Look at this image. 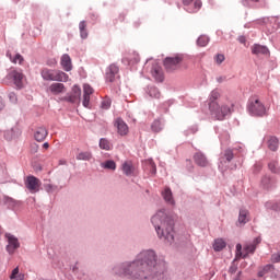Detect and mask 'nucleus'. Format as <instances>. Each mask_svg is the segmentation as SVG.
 <instances>
[{
    "instance_id": "obj_1",
    "label": "nucleus",
    "mask_w": 280,
    "mask_h": 280,
    "mask_svg": "<svg viewBox=\"0 0 280 280\" xmlns=\"http://www.w3.org/2000/svg\"><path fill=\"white\" fill-rule=\"evenodd\" d=\"M115 272L119 277H127V279H150L163 275L165 272V264H156L154 250H147L140 253L133 262L116 267Z\"/></svg>"
},
{
    "instance_id": "obj_2",
    "label": "nucleus",
    "mask_w": 280,
    "mask_h": 280,
    "mask_svg": "<svg viewBox=\"0 0 280 280\" xmlns=\"http://www.w3.org/2000/svg\"><path fill=\"white\" fill-rule=\"evenodd\" d=\"M160 240L166 244L174 242V219L165 210H159L151 219Z\"/></svg>"
},
{
    "instance_id": "obj_3",
    "label": "nucleus",
    "mask_w": 280,
    "mask_h": 280,
    "mask_svg": "<svg viewBox=\"0 0 280 280\" xmlns=\"http://www.w3.org/2000/svg\"><path fill=\"white\" fill-rule=\"evenodd\" d=\"M208 106L211 117L218 121H224L233 113V103L229 100H221L220 102L212 101Z\"/></svg>"
},
{
    "instance_id": "obj_4",
    "label": "nucleus",
    "mask_w": 280,
    "mask_h": 280,
    "mask_svg": "<svg viewBox=\"0 0 280 280\" xmlns=\"http://www.w3.org/2000/svg\"><path fill=\"white\" fill-rule=\"evenodd\" d=\"M261 244V237H256L252 243L244 245V253H242V244L236 245V259L241 257L246 258L248 255H253L257 250V246Z\"/></svg>"
},
{
    "instance_id": "obj_5",
    "label": "nucleus",
    "mask_w": 280,
    "mask_h": 280,
    "mask_svg": "<svg viewBox=\"0 0 280 280\" xmlns=\"http://www.w3.org/2000/svg\"><path fill=\"white\" fill-rule=\"evenodd\" d=\"M247 110L253 117H264L266 115V106L257 97H252L247 106Z\"/></svg>"
},
{
    "instance_id": "obj_6",
    "label": "nucleus",
    "mask_w": 280,
    "mask_h": 280,
    "mask_svg": "<svg viewBox=\"0 0 280 280\" xmlns=\"http://www.w3.org/2000/svg\"><path fill=\"white\" fill-rule=\"evenodd\" d=\"M81 97L82 89H80L79 85H73L71 92L60 100L61 102H69L70 104H80Z\"/></svg>"
},
{
    "instance_id": "obj_7",
    "label": "nucleus",
    "mask_w": 280,
    "mask_h": 280,
    "mask_svg": "<svg viewBox=\"0 0 280 280\" xmlns=\"http://www.w3.org/2000/svg\"><path fill=\"white\" fill-rule=\"evenodd\" d=\"M24 185L31 194H38L43 183L36 176L30 175L24 179Z\"/></svg>"
},
{
    "instance_id": "obj_8",
    "label": "nucleus",
    "mask_w": 280,
    "mask_h": 280,
    "mask_svg": "<svg viewBox=\"0 0 280 280\" xmlns=\"http://www.w3.org/2000/svg\"><path fill=\"white\" fill-rule=\"evenodd\" d=\"M42 78L52 82H67L69 80V75H67V73L58 71H42Z\"/></svg>"
},
{
    "instance_id": "obj_9",
    "label": "nucleus",
    "mask_w": 280,
    "mask_h": 280,
    "mask_svg": "<svg viewBox=\"0 0 280 280\" xmlns=\"http://www.w3.org/2000/svg\"><path fill=\"white\" fill-rule=\"evenodd\" d=\"M183 62V55H175L174 57H166L163 61L165 69H174V67Z\"/></svg>"
},
{
    "instance_id": "obj_10",
    "label": "nucleus",
    "mask_w": 280,
    "mask_h": 280,
    "mask_svg": "<svg viewBox=\"0 0 280 280\" xmlns=\"http://www.w3.org/2000/svg\"><path fill=\"white\" fill-rule=\"evenodd\" d=\"M5 237L9 242L7 245V250L10 253V255H12L14 250L21 246V244L19 243V238H16L14 235L5 234Z\"/></svg>"
},
{
    "instance_id": "obj_11",
    "label": "nucleus",
    "mask_w": 280,
    "mask_h": 280,
    "mask_svg": "<svg viewBox=\"0 0 280 280\" xmlns=\"http://www.w3.org/2000/svg\"><path fill=\"white\" fill-rule=\"evenodd\" d=\"M192 159L196 165H198L199 167H208L209 165V160L207 159V155L202 152L195 153Z\"/></svg>"
},
{
    "instance_id": "obj_12",
    "label": "nucleus",
    "mask_w": 280,
    "mask_h": 280,
    "mask_svg": "<svg viewBox=\"0 0 280 280\" xmlns=\"http://www.w3.org/2000/svg\"><path fill=\"white\" fill-rule=\"evenodd\" d=\"M114 126L117 127V131L120 137H126V135H128V125L122 119L117 118Z\"/></svg>"
},
{
    "instance_id": "obj_13",
    "label": "nucleus",
    "mask_w": 280,
    "mask_h": 280,
    "mask_svg": "<svg viewBox=\"0 0 280 280\" xmlns=\"http://www.w3.org/2000/svg\"><path fill=\"white\" fill-rule=\"evenodd\" d=\"M252 52L256 56H270V50L268 47L256 44L252 47Z\"/></svg>"
},
{
    "instance_id": "obj_14",
    "label": "nucleus",
    "mask_w": 280,
    "mask_h": 280,
    "mask_svg": "<svg viewBox=\"0 0 280 280\" xmlns=\"http://www.w3.org/2000/svg\"><path fill=\"white\" fill-rule=\"evenodd\" d=\"M48 135H49V132L47 131V128L38 127L35 130L34 139L37 140L38 142H43V141H45V139H47Z\"/></svg>"
},
{
    "instance_id": "obj_15",
    "label": "nucleus",
    "mask_w": 280,
    "mask_h": 280,
    "mask_svg": "<svg viewBox=\"0 0 280 280\" xmlns=\"http://www.w3.org/2000/svg\"><path fill=\"white\" fill-rule=\"evenodd\" d=\"M48 91L52 94V95H60V93H65V91H67V89L65 88V84L62 83H52L49 88Z\"/></svg>"
},
{
    "instance_id": "obj_16",
    "label": "nucleus",
    "mask_w": 280,
    "mask_h": 280,
    "mask_svg": "<svg viewBox=\"0 0 280 280\" xmlns=\"http://www.w3.org/2000/svg\"><path fill=\"white\" fill-rule=\"evenodd\" d=\"M9 78H12L18 89H21L23 86V74L21 72H16V71L10 72Z\"/></svg>"
},
{
    "instance_id": "obj_17",
    "label": "nucleus",
    "mask_w": 280,
    "mask_h": 280,
    "mask_svg": "<svg viewBox=\"0 0 280 280\" xmlns=\"http://www.w3.org/2000/svg\"><path fill=\"white\" fill-rule=\"evenodd\" d=\"M139 55L137 52H130L122 59V62H126L127 65H130L131 67H135L139 62Z\"/></svg>"
},
{
    "instance_id": "obj_18",
    "label": "nucleus",
    "mask_w": 280,
    "mask_h": 280,
    "mask_svg": "<svg viewBox=\"0 0 280 280\" xmlns=\"http://www.w3.org/2000/svg\"><path fill=\"white\" fill-rule=\"evenodd\" d=\"M267 147L271 152H277L279 150V139L277 137H267Z\"/></svg>"
},
{
    "instance_id": "obj_19",
    "label": "nucleus",
    "mask_w": 280,
    "mask_h": 280,
    "mask_svg": "<svg viewBox=\"0 0 280 280\" xmlns=\"http://www.w3.org/2000/svg\"><path fill=\"white\" fill-rule=\"evenodd\" d=\"M162 197L165 200V202H167V205H176V202L174 201L172 189L170 187L164 188V190L162 191Z\"/></svg>"
},
{
    "instance_id": "obj_20",
    "label": "nucleus",
    "mask_w": 280,
    "mask_h": 280,
    "mask_svg": "<svg viewBox=\"0 0 280 280\" xmlns=\"http://www.w3.org/2000/svg\"><path fill=\"white\" fill-rule=\"evenodd\" d=\"M61 66L65 71H71L73 69V66L71 65V57H69V55H63L61 57Z\"/></svg>"
},
{
    "instance_id": "obj_21",
    "label": "nucleus",
    "mask_w": 280,
    "mask_h": 280,
    "mask_svg": "<svg viewBox=\"0 0 280 280\" xmlns=\"http://www.w3.org/2000/svg\"><path fill=\"white\" fill-rule=\"evenodd\" d=\"M224 248H226V242L224 240H214L213 249L215 250V253H220V250H224Z\"/></svg>"
},
{
    "instance_id": "obj_22",
    "label": "nucleus",
    "mask_w": 280,
    "mask_h": 280,
    "mask_svg": "<svg viewBox=\"0 0 280 280\" xmlns=\"http://www.w3.org/2000/svg\"><path fill=\"white\" fill-rule=\"evenodd\" d=\"M148 95L153 100H161V91L156 86H150L148 90Z\"/></svg>"
},
{
    "instance_id": "obj_23",
    "label": "nucleus",
    "mask_w": 280,
    "mask_h": 280,
    "mask_svg": "<svg viewBox=\"0 0 280 280\" xmlns=\"http://www.w3.org/2000/svg\"><path fill=\"white\" fill-rule=\"evenodd\" d=\"M249 217H248V210H240V214H238V224H246V222H248Z\"/></svg>"
},
{
    "instance_id": "obj_24",
    "label": "nucleus",
    "mask_w": 280,
    "mask_h": 280,
    "mask_svg": "<svg viewBox=\"0 0 280 280\" xmlns=\"http://www.w3.org/2000/svg\"><path fill=\"white\" fill-rule=\"evenodd\" d=\"M150 74L155 82H163L165 80V74L162 71H151Z\"/></svg>"
},
{
    "instance_id": "obj_25",
    "label": "nucleus",
    "mask_w": 280,
    "mask_h": 280,
    "mask_svg": "<svg viewBox=\"0 0 280 280\" xmlns=\"http://www.w3.org/2000/svg\"><path fill=\"white\" fill-rule=\"evenodd\" d=\"M100 148L101 150H113V144H110V141L106 138H102L100 140Z\"/></svg>"
},
{
    "instance_id": "obj_26",
    "label": "nucleus",
    "mask_w": 280,
    "mask_h": 280,
    "mask_svg": "<svg viewBox=\"0 0 280 280\" xmlns=\"http://www.w3.org/2000/svg\"><path fill=\"white\" fill-rule=\"evenodd\" d=\"M151 130L153 132H161L163 130V124H161V120H154L151 125Z\"/></svg>"
},
{
    "instance_id": "obj_27",
    "label": "nucleus",
    "mask_w": 280,
    "mask_h": 280,
    "mask_svg": "<svg viewBox=\"0 0 280 280\" xmlns=\"http://www.w3.org/2000/svg\"><path fill=\"white\" fill-rule=\"evenodd\" d=\"M7 56H9L11 62H13V65H23V56H21V54H16L15 57L12 59V56L10 55V52L7 54Z\"/></svg>"
},
{
    "instance_id": "obj_28",
    "label": "nucleus",
    "mask_w": 280,
    "mask_h": 280,
    "mask_svg": "<svg viewBox=\"0 0 280 280\" xmlns=\"http://www.w3.org/2000/svg\"><path fill=\"white\" fill-rule=\"evenodd\" d=\"M10 279L13 280V279H16V280H23L25 279V276L23 273H19V267L14 268L12 270V273L10 276Z\"/></svg>"
},
{
    "instance_id": "obj_29",
    "label": "nucleus",
    "mask_w": 280,
    "mask_h": 280,
    "mask_svg": "<svg viewBox=\"0 0 280 280\" xmlns=\"http://www.w3.org/2000/svg\"><path fill=\"white\" fill-rule=\"evenodd\" d=\"M197 45L199 47H207V45H209V38L207 37V35H201L198 39H197Z\"/></svg>"
},
{
    "instance_id": "obj_30",
    "label": "nucleus",
    "mask_w": 280,
    "mask_h": 280,
    "mask_svg": "<svg viewBox=\"0 0 280 280\" xmlns=\"http://www.w3.org/2000/svg\"><path fill=\"white\" fill-rule=\"evenodd\" d=\"M122 172L126 176H130V174H132V164L130 162H125L122 164Z\"/></svg>"
},
{
    "instance_id": "obj_31",
    "label": "nucleus",
    "mask_w": 280,
    "mask_h": 280,
    "mask_svg": "<svg viewBox=\"0 0 280 280\" xmlns=\"http://www.w3.org/2000/svg\"><path fill=\"white\" fill-rule=\"evenodd\" d=\"M275 267L272 265H266L258 271V277H264L268 275Z\"/></svg>"
},
{
    "instance_id": "obj_32",
    "label": "nucleus",
    "mask_w": 280,
    "mask_h": 280,
    "mask_svg": "<svg viewBox=\"0 0 280 280\" xmlns=\"http://www.w3.org/2000/svg\"><path fill=\"white\" fill-rule=\"evenodd\" d=\"M105 170H117V164L113 160H108L102 164Z\"/></svg>"
},
{
    "instance_id": "obj_33",
    "label": "nucleus",
    "mask_w": 280,
    "mask_h": 280,
    "mask_svg": "<svg viewBox=\"0 0 280 280\" xmlns=\"http://www.w3.org/2000/svg\"><path fill=\"white\" fill-rule=\"evenodd\" d=\"M218 100H220V90H213L210 93L209 104L210 102H218Z\"/></svg>"
},
{
    "instance_id": "obj_34",
    "label": "nucleus",
    "mask_w": 280,
    "mask_h": 280,
    "mask_svg": "<svg viewBox=\"0 0 280 280\" xmlns=\"http://www.w3.org/2000/svg\"><path fill=\"white\" fill-rule=\"evenodd\" d=\"M78 161H91V153L90 152H81L77 156Z\"/></svg>"
},
{
    "instance_id": "obj_35",
    "label": "nucleus",
    "mask_w": 280,
    "mask_h": 280,
    "mask_svg": "<svg viewBox=\"0 0 280 280\" xmlns=\"http://www.w3.org/2000/svg\"><path fill=\"white\" fill-rule=\"evenodd\" d=\"M269 170L273 174H279V163H277V162L269 163Z\"/></svg>"
},
{
    "instance_id": "obj_36",
    "label": "nucleus",
    "mask_w": 280,
    "mask_h": 280,
    "mask_svg": "<svg viewBox=\"0 0 280 280\" xmlns=\"http://www.w3.org/2000/svg\"><path fill=\"white\" fill-rule=\"evenodd\" d=\"M261 0H242L243 5L250 8L255 3H259Z\"/></svg>"
},
{
    "instance_id": "obj_37",
    "label": "nucleus",
    "mask_w": 280,
    "mask_h": 280,
    "mask_svg": "<svg viewBox=\"0 0 280 280\" xmlns=\"http://www.w3.org/2000/svg\"><path fill=\"white\" fill-rule=\"evenodd\" d=\"M84 108H89L91 105V95L83 94V102H82Z\"/></svg>"
},
{
    "instance_id": "obj_38",
    "label": "nucleus",
    "mask_w": 280,
    "mask_h": 280,
    "mask_svg": "<svg viewBox=\"0 0 280 280\" xmlns=\"http://www.w3.org/2000/svg\"><path fill=\"white\" fill-rule=\"evenodd\" d=\"M94 90L89 85H83V95H93Z\"/></svg>"
},
{
    "instance_id": "obj_39",
    "label": "nucleus",
    "mask_w": 280,
    "mask_h": 280,
    "mask_svg": "<svg viewBox=\"0 0 280 280\" xmlns=\"http://www.w3.org/2000/svg\"><path fill=\"white\" fill-rule=\"evenodd\" d=\"M115 75H116L115 71L106 72V80H107V82H115Z\"/></svg>"
},
{
    "instance_id": "obj_40",
    "label": "nucleus",
    "mask_w": 280,
    "mask_h": 280,
    "mask_svg": "<svg viewBox=\"0 0 280 280\" xmlns=\"http://www.w3.org/2000/svg\"><path fill=\"white\" fill-rule=\"evenodd\" d=\"M110 104H112L110 98H105V100L102 102V108H103L104 110H108V108H110Z\"/></svg>"
},
{
    "instance_id": "obj_41",
    "label": "nucleus",
    "mask_w": 280,
    "mask_h": 280,
    "mask_svg": "<svg viewBox=\"0 0 280 280\" xmlns=\"http://www.w3.org/2000/svg\"><path fill=\"white\" fill-rule=\"evenodd\" d=\"M233 151L232 150H226L224 153V159H226V161L229 163H231V161H233Z\"/></svg>"
},
{
    "instance_id": "obj_42",
    "label": "nucleus",
    "mask_w": 280,
    "mask_h": 280,
    "mask_svg": "<svg viewBox=\"0 0 280 280\" xmlns=\"http://www.w3.org/2000/svg\"><path fill=\"white\" fill-rule=\"evenodd\" d=\"M194 8H195V10H192L191 12H198V10H200V8H202V1L201 0H195L194 1Z\"/></svg>"
},
{
    "instance_id": "obj_43",
    "label": "nucleus",
    "mask_w": 280,
    "mask_h": 280,
    "mask_svg": "<svg viewBox=\"0 0 280 280\" xmlns=\"http://www.w3.org/2000/svg\"><path fill=\"white\" fill-rule=\"evenodd\" d=\"M214 60L217 62V65H222V62H224V55L219 54L214 57Z\"/></svg>"
},
{
    "instance_id": "obj_44",
    "label": "nucleus",
    "mask_w": 280,
    "mask_h": 280,
    "mask_svg": "<svg viewBox=\"0 0 280 280\" xmlns=\"http://www.w3.org/2000/svg\"><path fill=\"white\" fill-rule=\"evenodd\" d=\"M271 261H272V264H279V261H280V252H278V253H276L271 256Z\"/></svg>"
},
{
    "instance_id": "obj_45",
    "label": "nucleus",
    "mask_w": 280,
    "mask_h": 280,
    "mask_svg": "<svg viewBox=\"0 0 280 280\" xmlns=\"http://www.w3.org/2000/svg\"><path fill=\"white\" fill-rule=\"evenodd\" d=\"M9 100L14 104L16 102V94L14 92L9 93Z\"/></svg>"
},
{
    "instance_id": "obj_46",
    "label": "nucleus",
    "mask_w": 280,
    "mask_h": 280,
    "mask_svg": "<svg viewBox=\"0 0 280 280\" xmlns=\"http://www.w3.org/2000/svg\"><path fill=\"white\" fill-rule=\"evenodd\" d=\"M79 30H80V32L86 30V22L85 21L80 22Z\"/></svg>"
},
{
    "instance_id": "obj_47",
    "label": "nucleus",
    "mask_w": 280,
    "mask_h": 280,
    "mask_svg": "<svg viewBox=\"0 0 280 280\" xmlns=\"http://www.w3.org/2000/svg\"><path fill=\"white\" fill-rule=\"evenodd\" d=\"M81 34V38H88L89 37V33L86 32V30L80 31Z\"/></svg>"
},
{
    "instance_id": "obj_48",
    "label": "nucleus",
    "mask_w": 280,
    "mask_h": 280,
    "mask_svg": "<svg viewBox=\"0 0 280 280\" xmlns=\"http://www.w3.org/2000/svg\"><path fill=\"white\" fill-rule=\"evenodd\" d=\"M268 183H270V178L264 177L262 178V185H265V187H268Z\"/></svg>"
},
{
    "instance_id": "obj_49",
    "label": "nucleus",
    "mask_w": 280,
    "mask_h": 280,
    "mask_svg": "<svg viewBox=\"0 0 280 280\" xmlns=\"http://www.w3.org/2000/svg\"><path fill=\"white\" fill-rule=\"evenodd\" d=\"M5 108V104L3 103V98L0 97V113Z\"/></svg>"
},
{
    "instance_id": "obj_50",
    "label": "nucleus",
    "mask_w": 280,
    "mask_h": 280,
    "mask_svg": "<svg viewBox=\"0 0 280 280\" xmlns=\"http://www.w3.org/2000/svg\"><path fill=\"white\" fill-rule=\"evenodd\" d=\"M254 170L255 172H261V164H255Z\"/></svg>"
},
{
    "instance_id": "obj_51",
    "label": "nucleus",
    "mask_w": 280,
    "mask_h": 280,
    "mask_svg": "<svg viewBox=\"0 0 280 280\" xmlns=\"http://www.w3.org/2000/svg\"><path fill=\"white\" fill-rule=\"evenodd\" d=\"M184 5H191L194 3V0H183Z\"/></svg>"
},
{
    "instance_id": "obj_52",
    "label": "nucleus",
    "mask_w": 280,
    "mask_h": 280,
    "mask_svg": "<svg viewBox=\"0 0 280 280\" xmlns=\"http://www.w3.org/2000/svg\"><path fill=\"white\" fill-rule=\"evenodd\" d=\"M43 148H45V150H47V149H49V144H48L47 142H45V143L43 144Z\"/></svg>"
},
{
    "instance_id": "obj_53",
    "label": "nucleus",
    "mask_w": 280,
    "mask_h": 280,
    "mask_svg": "<svg viewBox=\"0 0 280 280\" xmlns=\"http://www.w3.org/2000/svg\"><path fill=\"white\" fill-rule=\"evenodd\" d=\"M217 80H218V82H224V78H222V77L218 78Z\"/></svg>"
},
{
    "instance_id": "obj_54",
    "label": "nucleus",
    "mask_w": 280,
    "mask_h": 280,
    "mask_svg": "<svg viewBox=\"0 0 280 280\" xmlns=\"http://www.w3.org/2000/svg\"><path fill=\"white\" fill-rule=\"evenodd\" d=\"M153 173L156 174V166L153 167Z\"/></svg>"
},
{
    "instance_id": "obj_55",
    "label": "nucleus",
    "mask_w": 280,
    "mask_h": 280,
    "mask_svg": "<svg viewBox=\"0 0 280 280\" xmlns=\"http://www.w3.org/2000/svg\"><path fill=\"white\" fill-rule=\"evenodd\" d=\"M113 69H117L115 66H110V70L113 71Z\"/></svg>"
},
{
    "instance_id": "obj_56",
    "label": "nucleus",
    "mask_w": 280,
    "mask_h": 280,
    "mask_svg": "<svg viewBox=\"0 0 280 280\" xmlns=\"http://www.w3.org/2000/svg\"><path fill=\"white\" fill-rule=\"evenodd\" d=\"M0 235H1V228H0Z\"/></svg>"
}]
</instances>
